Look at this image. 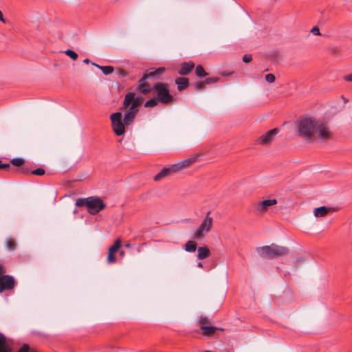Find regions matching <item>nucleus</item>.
<instances>
[{
  "instance_id": "1",
  "label": "nucleus",
  "mask_w": 352,
  "mask_h": 352,
  "mask_svg": "<svg viewBox=\"0 0 352 352\" xmlns=\"http://www.w3.org/2000/svg\"><path fill=\"white\" fill-rule=\"evenodd\" d=\"M318 120L309 116H302L296 122L297 135L310 142L314 137V131Z\"/></svg>"
},
{
  "instance_id": "2",
  "label": "nucleus",
  "mask_w": 352,
  "mask_h": 352,
  "mask_svg": "<svg viewBox=\"0 0 352 352\" xmlns=\"http://www.w3.org/2000/svg\"><path fill=\"white\" fill-rule=\"evenodd\" d=\"M257 252L265 258L274 259L285 256L289 253L288 248L272 243L257 248Z\"/></svg>"
},
{
  "instance_id": "3",
  "label": "nucleus",
  "mask_w": 352,
  "mask_h": 352,
  "mask_svg": "<svg viewBox=\"0 0 352 352\" xmlns=\"http://www.w3.org/2000/svg\"><path fill=\"white\" fill-rule=\"evenodd\" d=\"M76 205L78 207L86 206L88 212L92 215L97 214L106 207V204L98 197L78 198L76 199Z\"/></svg>"
},
{
  "instance_id": "4",
  "label": "nucleus",
  "mask_w": 352,
  "mask_h": 352,
  "mask_svg": "<svg viewBox=\"0 0 352 352\" xmlns=\"http://www.w3.org/2000/svg\"><path fill=\"white\" fill-rule=\"evenodd\" d=\"M150 89H151V92L155 94L156 100L160 103L168 104L173 102L174 97L170 92L168 83L156 82Z\"/></svg>"
},
{
  "instance_id": "5",
  "label": "nucleus",
  "mask_w": 352,
  "mask_h": 352,
  "mask_svg": "<svg viewBox=\"0 0 352 352\" xmlns=\"http://www.w3.org/2000/svg\"><path fill=\"white\" fill-rule=\"evenodd\" d=\"M195 161L196 158L192 157L184 160L168 167H164L154 177L153 179L155 182L160 181L172 173H175L184 168L188 167L190 164H192Z\"/></svg>"
},
{
  "instance_id": "6",
  "label": "nucleus",
  "mask_w": 352,
  "mask_h": 352,
  "mask_svg": "<svg viewBox=\"0 0 352 352\" xmlns=\"http://www.w3.org/2000/svg\"><path fill=\"white\" fill-rule=\"evenodd\" d=\"M157 80L160 76H157L155 72L154 68H150L147 69L142 77L138 81V85L135 90L140 92L144 95H147L151 93L152 86L147 82L148 79Z\"/></svg>"
},
{
  "instance_id": "7",
  "label": "nucleus",
  "mask_w": 352,
  "mask_h": 352,
  "mask_svg": "<svg viewBox=\"0 0 352 352\" xmlns=\"http://www.w3.org/2000/svg\"><path fill=\"white\" fill-rule=\"evenodd\" d=\"M144 98L142 96H135V94L134 92H128L125 95L123 106L120 108V109L122 110L131 105L129 109L138 113L139 107L141 106L144 102Z\"/></svg>"
},
{
  "instance_id": "8",
  "label": "nucleus",
  "mask_w": 352,
  "mask_h": 352,
  "mask_svg": "<svg viewBox=\"0 0 352 352\" xmlns=\"http://www.w3.org/2000/svg\"><path fill=\"white\" fill-rule=\"evenodd\" d=\"M315 135H316L318 140L324 142L332 140L333 138V133L329 126L320 120L318 121L315 129L314 136Z\"/></svg>"
},
{
  "instance_id": "9",
  "label": "nucleus",
  "mask_w": 352,
  "mask_h": 352,
  "mask_svg": "<svg viewBox=\"0 0 352 352\" xmlns=\"http://www.w3.org/2000/svg\"><path fill=\"white\" fill-rule=\"evenodd\" d=\"M210 212L207 213L206 218L204 219L199 227L196 230L194 233L193 239H203L206 234H207L211 229L212 226V218L209 217Z\"/></svg>"
},
{
  "instance_id": "10",
  "label": "nucleus",
  "mask_w": 352,
  "mask_h": 352,
  "mask_svg": "<svg viewBox=\"0 0 352 352\" xmlns=\"http://www.w3.org/2000/svg\"><path fill=\"white\" fill-rule=\"evenodd\" d=\"M111 125L113 132L117 135H122L125 132V124L122 120V113L120 112H116L110 116Z\"/></svg>"
},
{
  "instance_id": "11",
  "label": "nucleus",
  "mask_w": 352,
  "mask_h": 352,
  "mask_svg": "<svg viewBox=\"0 0 352 352\" xmlns=\"http://www.w3.org/2000/svg\"><path fill=\"white\" fill-rule=\"evenodd\" d=\"M278 132L279 129L278 128L268 131L257 139V144L264 146L270 144Z\"/></svg>"
},
{
  "instance_id": "12",
  "label": "nucleus",
  "mask_w": 352,
  "mask_h": 352,
  "mask_svg": "<svg viewBox=\"0 0 352 352\" xmlns=\"http://www.w3.org/2000/svg\"><path fill=\"white\" fill-rule=\"evenodd\" d=\"M16 282L13 276L10 275H3L0 277V293L5 290L13 289Z\"/></svg>"
},
{
  "instance_id": "13",
  "label": "nucleus",
  "mask_w": 352,
  "mask_h": 352,
  "mask_svg": "<svg viewBox=\"0 0 352 352\" xmlns=\"http://www.w3.org/2000/svg\"><path fill=\"white\" fill-rule=\"evenodd\" d=\"M277 204V200L276 199H265L261 202L256 203L254 204V208L257 212L260 213L266 212L270 206H272Z\"/></svg>"
},
{
  "instance_id": "14",
  "label": "nucleus",
  "mask_w": 352,
  "mask_h": 352,
  "mask_svg": "<svg viewBox=\"0 0 352 352\" xmlns=\"http://www.w3.org/2000/svg\"><path fill=\"white\" fill-rule=\"evenodd\" d=\"M14 170L16 173L24 175L32 174L34 175L42 176L45 173V170L43 168H38L35 170H31L28 166H23L19 168H15Z\"/></svg>"
},
{
  "instance_id": "15",
  "label": "nucleus",
  "mask_w": 352,
  "mask_h": 352,
  "mask_svg": "<svg viewBox=\"0 0 352 352\" xmlns=\"http://www.w3.org/2000/svg\"><path fill=\"white\" fill-rule=\"evenodd\" d=\"M195 64L193 61L183 62L180 65L178 74L181 76L188 75L194 69Z\"/></svg>"
},
{
  "instance_id": "16",
  "label": "nucleus",
  "mask_w": 352,
  "mask_h": 352,
  "mask_svg": "<svg viewBox=\"0 0 352 352\" xmlns=\"http://www.w3.org/2000/svg\"><path fill=\"white\" fill-rule=\"evenodd\" d=\"M336 211L334 208L320 206L314 209V214L316 217H322L326 216L329 212Z\"/></svg>"
},
{
  "instance_id": "17",
  "label": "nucleus",
  "mask_w": 352,
  "mask_h": 352,
  "mask_svg": "<svg viewBox=\"0 0 352 352\" xmlns=\"http://www.w3.org/2000/svg\"><path fill=\"white\" fill-rule=\"evenodd\" d=\"M175 83L177 86V90L179 91L184 90L190 85L188 78L186 77H178L175 78Z\"/></svg>"
},
{
  "instance_id": "18",
  "label": "nucleus",
  "mask_w": 352,
  "mask_h": 352,
  "mask_svg": "<svg viewBox=\"0 0 352 352\" xmlns=\"http://www.w3.org/2000/svg\"><path fill=\"white\" fill-rule=\"evenodd\" d=\"M137 112H135L133 110H131L129 109L124 114L123 118V122L124 123L125 126H129L131 125L134 119L137 115Z\"/></svg>"
},
{
  "instance_id": "19",
  "label": "nucleus",
  "mask_w": 352,
  "mask_h": 352,
  "mask_svg": "<svg viewBox=\"0 0 352 352\" xmlns=\"http://www.w3.org/2000/svg\"><path fill=\"white\" fill-rule=\"evenodd\" d=\"M197 258L203 260L210 256V251L207 246L198 247L197 248Z\"/></svg>"
},
{
  "instance_id": "20",
  "label": "nucleus",
  "mask_w": 352,
  "mask_h": 352,
  "mask_svg": "<svg viewBox=\"0 0 352 352\" xmlns=\"http://www.w3.org/2000/svg\"><path fill=\"white\" fill-rule=\"evenodd\" d=\"M200 329L202 331L201 334L205 337L210 338L217 331V327H212L210 325L200 327Z\"/></svg>"
},
{
  "instance_id": "21",
  "label": "nucleus",
  "mask_w": 352,
  "mask_h": 352,
  "mask_svg": "<svg viewBox=\"0 0 352 352\" xmlns=\"http://www.w3.org/2000/svg\"><path fill=\"white\" fill-rule=\"evenodd\" d=\"M12 349L7 343L6 337L0 333V352H11Z\"/></svg>"
},
{
  "instance_id": "22",
  "label": "nucleus",
  "mask_w": 352,
  "mask_h": 352,
  "mask_svg": "<svg viewBox=\"0 0 352 352\" xmlns=\"http://www.w3.org/2000/svg\"><path fill=\"white\" fill-rule=\"evenodd\" d=\"M92 65L98 67V69H101L102 73L104 75H109L113 72L114 67L112 66H100L95 63H92Z\"/></svg>"
},
{
  "instance_id": "23",
  "label": "nucleus",
  "mask_w": 352,
  "mask_h": 352,
  "mask_svg": "<svg viewBox=\"0 0 352 352\" xmlns=\"http://www.w3.org/2000/svg\"><path fill=\"white\" fill-rule=\"evenodd\" d=\"M197 248V243L194 241H188L184 245V250L188 252H195Z\"/></svg>"
},
{
  "instance_id": "24",
  "label": "nucleus",
  "mask_w": 352,
  "mask_h": 352,
  "mask_svg": "<svg viewBox=\"0 0 352 352\" xmlns=\"http://www.w3.org/2000/svg\"><path fill=\"white\" fill-rule=\"evenodd\" d=\"M195 74L199 78H204L208 75L201 65H197L195 68Z\"/></svg>"
},
{
  "instance_id": "25",
  "label": "nucleus",
  "mask_w": 352,
  "mask_h": 352,
  "mask_svg": "<svg viewBox=\"0 0 352 352\" xmlns=\"http://www.w3.org/2000/svg\"><path fill=\"white\" fill-rule=\"evenodd\" d=\"M10 164H12L13 166H16V168H19L23 166H26L25 164V160L23 158H19V157L14 158V159L11 160Z\"/></svg>"
},
{
  "instance_id": "26",
  "label": "nucleus",
  "mask_w": 352,
  "mask_h": 352,
  "mask_svg": "<svg viewBox=\"0 0 352 352\" xmlns=\"http://www.w3.org/2000/svg\"><path fill=\"white\" fill-rule=\"evenodd\" d=\"M197 322L200 324V327L208 326L211 324L210 320L207 316H201L197 318Z\"/></svg>"
},
{
  "instance_id": "27",
  "label": "nucleus",
  "mask_w": 352,
  "mask_h": 352,
  "mask_svg": "<svg viewBox=\"0 0 352 352\" xmlns=\"http://www.w3.org/2000/svg\"><path fill=\"white\" fill-rule=\"evenodd\" d=\"M121 245V240L120 239H117L114 243L109 247V251L116 253L120 250Z\"/></svg>"
},
{
  "instance_id": "28",
  "label": "nucleus",
  "mask_w": 352,
  "mask_h": 352,
  "mask_svg": "<svg viewBox=\"0 0 352 352\" xmlns=\"http://www.w3.org/2000/svg\"><path fill=\"white\" fill-rule=\"evenodd\" d=\"M160 102L156 100L155 97H153L152 98H150L144 103V107L148 108V107H154L157 105V104Z\"/></svg>"
},
{
  "instance_id": "29",
  "label": "nucleus",
  "mask_w": 352,
  "mask_h": 352,
  "mask_svg": "<svg viewBox=\"0 0 352 352\" xmlns=\"http://www.w3.org/2000/svg\"><path fill=\"white\" fill-rule=\"evenodd\" d=\"M6 248L10 251H14L16 248V241L13 239H10L7 240Z\"/></svg>"
},
{
  "instance_id": "30",
  "label": "nucleus",
  "mask_w": 352,
  "mask_h": 352,
  "mask_svg": "<svg viewBox=\"0 0 352 352\" xmlns=\"http://www.w3.org/2000/svg\"><path fill=\"white\" fill-rule=\"evenodd\" d=\"M206 83L204 82V80L201 81H197L195 83H193V87L195 90L199 91V90H204L206 88Z\"/></svg>"
},
{
  "instance_id": "31",
  "label": "nucleus",
  "mask_w": 352,
  "mask_h": 352,
  "mask_svg": "<svg viewBox=\"0 0 352 352\" xmlns=\"http://www.w3.org/2000/svg\"><path fill=\"white\" fill-rule=\"evenodd\" d=\"M66 55L69 56L72 60H75L78 58V54L72 50H67L64 52Z\"/></svg>"
},
{
  "instance_id": "32",
  "label": "nucleus",
  "mask_w": 352,
  "mask_h": 352,
  "mask_svg": "<svg viewBox=\"0 0 352 352\" xmlns=\"http://www.w3.org/2000/svg\"><path fill=\"white\" fill-rule=\"evenodd\" d=\"M220 80V78L219 77H210V78H207L204 80V82L206 84V85H209V84H212V83H215V82H219Z\"/></svg>"
},
{
  "instance_id": "33",
  "label": "nucleus",
  "mask_w": 352,
  "mask_h": 352,
  "mask_svg": "<svg viewBox=\"0 0 352 352\" xmlns=\"http://www.w3.org/2000/svg\"><path fill=\"white\" fill-rule=\"evenodd\" d=\"M116 261V257L115 253L109 251L107 256V262L109 263H113Z\"/></svg>"
},
{
  "instance_id": "34",
  "label": "nucleus",
  "mask_w": 352,
  "mask_h": 352,
  "mask_svg": "<svg viewBox=\"0 0 352 352\" xmlns=\"http://www.w3.org/2000/svg\"><path fill=\"white\" fill-rule=\"evenodd\" d=\"M265 79L266 80V81H267L268 82H274L276 80V77L274 74H267L265 75Z\"/></svg>"
},
{
  "instance_id": "35",
  "label": "nucleus",
  "mask_w": 352,
  "mask_h": 352,
  "mask_svg": "<svg viewBox=\"0 0 352 352\" xmlns=\"http://www.w3.org/2000/svg\"><path fill=\"white\" fill-rule=\"evenodd\" d=\"M243 61L245 63H248L252 61V56L251 54H245L242 58Z\"/></svg>"
},
{
  "instance_id": "36",
  "label": "nucleus",
  "mask_w": 352,
  "mask_h": 352,
  "mask_svg": "<svg viewBox=\"0 0 352 352\" xmlns=\"http://www.w3.org/2000/svg\"><path fill=\"white\" fill-rule=\"evenodd\" d=\"M154 70H155V72L157 74V76H160L161 74H162L166 71V68L161 67H158L157 69L154 68Z\"/></svg>"
},
{
  "instance_id": "37",
  "label": "nucleus",
  "mask_w": 352,
  "mask_h": 352,
  "mask_svg": "<svg viewBox=\"0 0 352 352\" xmlns=\"http://www.w3.org/2000/svg\"><path fill=\"white\" fill-rule=\"evenodd\" d=\"M154 70H155V72L157 74V76H160L161 74H162L166 71V68L161 67H158L157 69L154 68Z\"/></svg>"
},
{
  "instance_id": "38",
  "label": "nucleus",
  "mask_w": 352,
  "mask_h": 352,
  "mask_svg": "<svg viewBox=\"0 0 352 352\" xmlns=\"http://www.w3.org/2000/svg\"><path fill=\"white\" fill-rule=\"evenodd\" d=\"M117 74L120 76L125 77V76H126L128 75V73H127L126 71H125L123 69H118Z\"/></svg>"
},
{
  "instance_id": "39",
  "label": "nucleus",
  "mask_w": 352,
  "mask_h": 352,
  "mask_svg": "<svg viewBox=\"0 0 352 352\" xmlns=\"http://www.w3.org/2000/svg\"><path fill=\"white\" fill-rule=\"evenodd\" d=\"M311 32L316 36H319L321 34L319 28L316 26H314L311 28Z\"/></svg>"
},
{
  "instance_id": "40",
  "label": "nucleus",
  "mask_w": 352,
  "mask_h": 352,
  "mask_svg": "<svg viewBox=\"0 0 352 352\" xmlns=\"http://www.w3.org/2000/svg\"><path fill=\"white\" fill-rule=\"evenodd\" d=\"M10 169V164H4L1 163V170H5L8 171Z\"/></svg>"
},
{
  "instance_id": "41",
  "label": "nucleus",
  "mask_w": 352,
  "mask_h": 352,
  "mask_svg": "<svg viewBox=\"0 0 352 352\" xmlns=\"http://www.w3.org/2000/svg\"><path fill=\"white\" fill-rule=\"evenodd\" d=\"M344 79L348 82H352V74L346 75L344 77Z\"/></svg>"
},
{
  "instance_id": "42",
  "label": "nucleus",
  "mask_w": 352,
  "mask_h": 352,
  "mask_svg": "<svg viewBox=\"0 0 352 352\" xmlns=\"http://www.w3.org/2000/svg\"><path fill=\"white\" fill-rule=\"evenodd\" d=\"M5 272L6 271H5L3 266L1 264H0V276H3V274L5 273Z\"/></svg>"
},
{
  "instance_id": "43",
  "label": "nucleus",
  "mask_w": 352,
  "mask_h": 352,
  "mask_svg": "<svg viewBox=\"0 0 352 352\" xmlns=\"http://www.w3.org/2000/svg\"><path fill=\"white\" fill-rule=\"evenodd\" d=\"M0 21L1 22L4 23L6 22V20L4 19L3 13L1 12V11H0Z\"/></svg>"
},
{
  "instance_id": "44",
  "label": "nucleus",
  "mask_w": 352,
  "mask_h": 352,
  "mask_svg": "<svg viewBox=\"0 0 352 352\" xmlns=\"http://www.w3.org/2000/svg\"><path fill=\"white\" fill-rule=\"evenodd\" d=\"M83 62L86 64H89V63H91L92 64V62L89 59V58H85Z\"/></svg>"
},
{
  "instance_id": "45",
  "label": "nucleus",
  "mask_w": 352,
  "mask_h": 352,
  "mask_svg": "<svg viewBox=\"0 0 352 352\" xmlns=\"http://www.w3.org/2000/svg\"><path fill=\"white\" fill-rule=\"evenodd\" d=\"M222 75L224 76H230L231 75V73H226V72H223L222 73Z\"/></svg>"
},
{
  "instance_id": "46",
  "label": "nucleus",
  "mask_w": 352,
  "mask_h": 352,
  "mask_svg": "<svg viewBox=\"0 0 352 352\" xmlns=\"http://www.w3.org/2000/svg\"><path fill=\"white\" fill-rule=\"evenodd\" d=\"M197 267H200V268L203 267V264H202V263L199 262V263H197Z\"/></svg>"
},
{
  "instance_id": "47",
  "label": "nucleus",
  "mask_w": 352,
  "mask_h": 352,
  "mask_svg": "<svg viewBox=\"0 0 352 352\" xmlns=\"http://www.w3.org/2000/svg\"><path fill=\"white\" fill-rule=\"evenodd\" d=\"M217 331H224V329H223V328H221V327H217Z\"/></svg>"
},
{
  "instance_id": "48",
  "label": "nucleus",
  "mask_w": 352,
  "mask_h": 352,
  "mask_svg": "<svg viewBox=\"0 0 352 352\" xmlns=\"http://www.w3.org/2000/svg\"><path fill=\"white\" fill-rule=\"evenodd\" d=\"M124 246H125L126 248H130V247H131V244H130V243H126V244L124 245Z\"/></svg>"
},
{
  "instance_id": "49",
  "label": "nucleus",
  "mask_w": 352,
  "mask_h": 352,
  "mask_svg": "<svg viewBox=\"0 0 352 352\" xmlns=\"http://www.w3.org/2000/svg\"><path fill=\"white\" fill-rule=\"evenodd\" d=\"M120 255H124V251H120Z\"/></svg>"
},
{
  "instance_id": "50",
  "label": "nucleus",
  "mask_w": 352,
  "mask_h": 352,
  "mask_svg": "<svg viewBox=\"0 0 352 352\" xmlns=\"http://www.w3.org/2000/svg\"><path fill=\"white\" fill-rule=\"evenodd\" d=\"M1 163H2V161L0 160V170H1Z\"/></svg>"
},
{
  "instance_id": "51",
  "label": "nucleus",
  "mask_w": 352,
  "mask_h": 352,
  "mask_svg": "<svg viewBox=\"0 0 352 352\" xmlns=\"http://www.w3.org/2000/svg\"><path fill=\"white\" fill-rule=\"evenodd\" d=\"M204 352H212L211 351H209V350H207V351H205Z\"/></svg>"
},
{
  "instance_id": "52",
  "label": "nucleus",
  "mask_w": 352,
  "mask_h": 352,
  "mask_svg": "<svg viewBox=\"0 0 352 352\" xmlns=\"http://www.w3.org/2000/svg\"><path fill=\"white\" fill-rule=\"evenodd\" d=\"M76 212H77V210H76V209H75V210H74V213H76Z\"/></svg>"
}]
</instances>
